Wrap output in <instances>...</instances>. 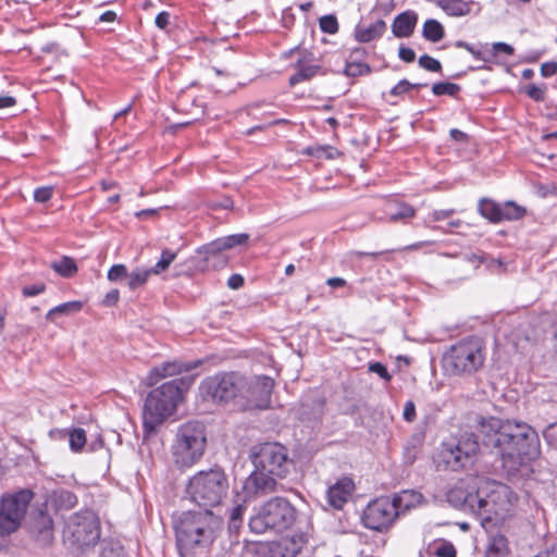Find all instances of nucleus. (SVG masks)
<instances>
[{
  "mask_svg": "<svg viewBox=\"0 0 557 557\" xmlns=\"http://www.w3.org/2000/svg\"><path fill=\"white\" fill-rule=\"evenodd\" d=\"M354 488L355 484L351 479L344 478L338 480L327 491V498L330 505L336 509L343 508V506L348 502L349 497L351 496Z\"/></svg>",
  "mask_w": 557,
  "mask_h": 557,
  "instance_id": "nucleus-20",
  "label": "nucleus"
},
{
  "mask_svg": "<svg viewBox=\"0 0 557 557\" xmlns=\"http://www.w3.org/2000/svg\"><path fill=\"white\" fill-rule=\"evenodd\" d=\"M392 499L397 505V511L400 516L418 507L423 500V495L414 490H404L395 494Z\"/></svg>",
  "mask_w": 557,
  "mask_h": 557,
  "instance_id": "nucleus-21",
  "label": "nucleus"
},
{
  "mask_svg": "<svg viewBox=\"0 0 557 557\" xmlns=\"http://www.w3.org/2000/svg\"><path fill=\"white\" fill-rule=\"evenodd\" d=\"M449 135H450L451 139L455 141L465 143L468 140V135L457 128H451L449 132Z\"/></svg>",
  "mask_w": 557,
  "mask_h": 557,
  "instance_id": "nucleus-58",
  "label": "nucleus"
},
{
  "mask_svg": "<svg viewBox=\"0 0 557 557\" xmlns=\"http://www.w3.org/2000/svg\"><path fill=\"white\" fill-rule=\"evenodd\" d=\"M63 539L72 549L78 550L96 545L100 539L97 515L88 509L72 515L65 523Z\"/></svg>",
  "mask_w": 557,
  "mask_h": 557,
  "instance_id": "nucleus-10",
  "label": "nucleus"
},
{
  "mask_svg": "<svg viewBox=\"0 0 557 557\" xmlns=\"http://www.w3.org/2000/svg\"><path fill=\"white\" fill-rule=\"evenodd\" d=\"M419 65L430 72L437 73L442 71V65L440 61L428 54H423L419 58Z\"/></svg>",
  "mask_w": 557,
  "mask_h": 557,
  "instance_id": "nucleus-46",
  "label": "nucleus"
},
{
  "mask_svg": "<svg viewBox=\"0 0 557 557\" xmlns=\"http://www.w3.org/2000/svg\"><path fill=\"white\" fill-rule=\"evenodd\" d=\"M545 91L546 87L545 85L537 86V85H529L525 89V94L533 99L534 101H543L545 99Z\"/></svg>",
  "mask_w": 557,
  "mask_h": 557,
  "instance_id": "nucleus-47",
  "label": "nucleus"
},
{
  "mask_svg": "<svg viewBox=\"0 0 557 557\" xmlns=\"http://www.w3.org/2000/svg\"><path fill=\"white\" fill-rule=\"evenodd\" d=\"M194 377L172 380L152 389L146 397L143 410L144 436L153 434L164 420L172 416Z\"/></svg>",
  "mask_w": 557,
  "mask_h": 557,
  "instance_id": "nucleus-3",
  "label": "nucleus"
},
{
  "mask_svg": "<svg viewBox=\"0 0 557 557\" xmlns=\"http://www.w3.org/2000/svg\"><path fill=\"white\" fill-rule=\"evenodd\" d=\"M240 397L247 409H268L271 404V394L274 380L268 375L245 377L240 384Z\"/></svg>",
  "mask_w": 557,
  "mask_h": 557,
  "instance_id": "nucleus-14",
  "label": "nucleus"
},
{
  "mask_svg": "<svg viewBox=\"0 0 557 557\" xmlns=\"http://www.w3.org/2000/svg\"><path fill=\"white\" fill-rule=\"evenodd\" d=\"M51 267L63 277H72L77 272V265L70 257H63L60 261L53 262Z\"/></svg>",
  "mask_w": 557,
  "mask_h": 557,
  "instance_id": "nucleus-32",
  "label": "nucleus"
},
{
  "mask_svg": "<svg viewBox=\"0 0 557 557\" xmlns=\"http://www.w3.org/2000/svg\"><path fill=\"white\" fill-rule=\"evenodd\" d=\"M399 517L397 505L388 496L379 497L368 504L362 515V523L367 529L385 531Z\"/></svg>",
  "mask_w": 557,
  "mask_h": 557,
  "instance_id": "nucleus-13",
  "label": "nucleus"
},
{
  "mask_svg": "<svg viewBox=\"0 0 557 557\" xmlns=\"http://www.w3.org/2000/svg\"><path fill=\"white\" fill-rule=\"evenodd\" d=\"M431 244H433V242H418V243L405 246V247L400 248L399 250H401V251L418 250V249H420L426 245H431Z\"/></svg>",
  "mask_w": 557,
  "mask_h": 557,
  "instance_id": "nucleus-62",
  "label": "nucleus"
},
{
  "mask_svg": "<svg viewBox=\"0 0 557 557\" xmlns=\"http://www.w3.org/2000/svg\"><path fill=\"white\" fill-rule=\"evenodd\" d=\"M369 370L373 373H376L380 377L384 379L385 381L391 380V375L384 364L381 362H373L370 363Z\"/></svg>",
  "mask_w": 557,
  "mask_h": 557,
  "instance_id": "nucleus-50",
  "label": "nucleus"
},
{
  "mask_svg": "<svg viewBox=\"0 0 557 557\" xmlns=\"http://www.w3.org/2000/svg\"><path fill=\"white\" fill-rule=\"evenodd\" d=\"M245 280L240 274H232L227 280V286L231 289H239L244 286Z\"/></svg>",
  "mask_w": 557,
  "mask_h": 557,
  "instance_id": "nucleus-55",
  "label": "nucleus"
},
{
  "mask_svg": "<svg viewBox=\"0 0 557 557\" xmlns=\"http://www.w3.org/2000/svg\"><path fill=\"white\" fill-rule=\"evenodd\" d=\"M127 268L124 264H114L108 271V280L114 283L126 281L127 282Z\"/></svg>",
  "mask_w": 557,
  "mask_h": 557,
  "instance_id": "nucleus-42",
  "label": "nucleus"
},
{
  "mask_svg": "<svg viewBox=\"0 0 557 557\" xmlns=\"http://www.w3.org/2000/svg\"><path fill=\"white\" fill-rule=\"evenodd\" d=\"M70 447L73 451L81 450L86 444V433L83 429H74L69 435Z\"/></svg>",
  "mask_w": 557,
  "mask_h": 557,
  "instance_id": "nucleus-40",
  "label": "nucleus"
},
{
  "mask_svg": "<svg viewBox=\"0 0 557 557\" xmlns=\"http://www.w3.org/2000/svg\"><path fill=\"white\" fill-rule=\"evenodd\" d=\"M52 528H53V521L51 517L44 512L39 511L37 517L35 518L32 530L33 532H36L41 541L44 542H50L52 539Z\"/></svg>",
  "mask_w": 557,
  "mask_h": 557,
  "instance_id": "nucleus-24",
  "label": "nucleus"
},
{
  "mask_svg": "<svg viewBox=\"0 0 557 557\" xmlns=\"http://www.w3.org/2000/svg\"><path fill=\"white\" fill-rule=\"evenodd\" d=\"M403 417L407 422H412L416 419V406L412 400L405 404Z\"/></svg>",
  "mask_w": 557,
  "mask_h": 557,
  "instance_id": "nucleus-53",
  "label": "nucleus"
},
{
  "mask_svg": "<svg viewBox=\"0 0 557 557\" xmlns=\"http://www.w3.org/2000/svg\"><path fill=\"white\" fill-rule=\"evenodd\" d=\"M345 73L348 76H359L371 73V67L362 62H351L346 65Z\"/></svg>",
  "mask_w": 557,
  "mask_h": 557,
  "instance_id": "nucleus-43",
  "label": "nucleus"
},
{
  "mask_svg": "<svg viewBox=\"0 0 557 557\" xmlns=\"http://www.w3.org/2000/svg\"><path fill=\"white\" fill-rule=\"evenodd\" d=\"M557 72V62H546L541 66V74L544 77H549L556 74Z\"/></svg>",
  "mask_w": 557,
  "mask_h": 557,
  "instance_id": "nucleus-56",
  "label": "nucleus"
},
{
  "mask_svg": "<svg viewBox=\"0 0 557 557\" xmlns=\"http://www.w3.org/2000/svg\"><path fill=\"white\" fill-rule=\"evenodd\" d=\"M221 519L210 509L184 511L175 522L176 543L180 549L206 546L213 542L221 527Z\"/></svg>",
  "mask_w": 557,
  "mask_h": 557,
  "instance_id": "nucleus-4",
  "label": "nucleus"
},
{
  "mask_svg": "<svg viewBox=\"0 0 557 557\" xmlns=\"http://www.w3.org/2000/svg\"><path fill=\"white\" fill-rule=\"evenodd\" d=\"M222 251H224V247L222 246L221 237L199 247L197 249V253L203 256L208 261L210 257L218 256Z\"/></svg>",
  "mask_w": 557,
  "mask_h": 557,
  "instance_id": "nucleus-35",
  "label": "nucleus"
},
{
  "mask_svg": "<svg viewBox=\"0 0 557 557\" xmlns=\"http://www.w3.org/2000/svg\"><path fill=\"white\" fill-rule=\"evenodd\" d=\"M398 57L405 62H413L416 59V52L411 48L401 46L398 51Z\"/></svg>",
  "mask_w": 557,
  "mask_h": 557,
  "instance_id": "nucleus-54",
  "label": "nucleus"
},
{
  "mask_svg": "<svg viewBox=\"0 0 557 557\" xmlns=\"http://www.w3.org/2000/svg\"><path fill=\"white\" fill-rule=\"evenodd\" d=\"M15 103H16V99L14 97H11V96H1L0 97V109L11 108V107L15 106Z\"/></svg>",
  "mask_w": 557,
  "mask_h": 557,
  "instance_id": "nucleus-60",
  "label": "nucleus"
},
{
  "mask_svg": "<svg viewBox=\"0 0 557 557\" xmlns=\"http://www.w3.org/2000/svg\"><path fill=\"white\" fill-rule=\"evenodd\" d=\"M53 195L52 187H39L34 191V199L37 202L45 203L51 199Z\"/></svg>",
  "mask_w": 557,
  "mask_h": 557,
  "instance_id": "nucleus-49",
  "label": "nucleus"
},
{
  "mask_svg": "<svg viewBox=\"0 0 557 557\" xmlns=\"http://www.w3.org/2000/svg\"><path fill=\"white\" fill-rule=\"evenodd\" d=\"M484 345L479 337H468L451 345L443 356L446 371L454 375H470L483 367Z\"/></svg>",
  "mask_w": 557,
  "mask_h": 557,
  "instance_id": "nucleus-7",
  "label": "nucleus"
},
{
  "mask_svg": "<svg viewBox=\"0 0 557 557\" xmlns=\"http://www.w3.org/2000/svg\"><path fill=\"white\" fill-rule=\"evenodd\" d=\"M527 213L524 207L517 205L513 201H505L499 203V213L496 223L504 221H517L522 219Z\"/></svg>",
  "mask_w": 557,
  "mask_h": 557,
  "instance_id": "nucleus-25",
  "label": "nucleus"
},
{
  "mask_svg": "<svg viewBox=\"0 0 557 557\" xmlns=\"http://www.w3.org/2000/svg\"><path fill=\"white\" fill-rule=\"evenodd\" d=\"M478 450L479 442L470 434L459 440L456 445H445L441 456L449 469L458 471L473 463Z\"/></svg>",
  "mask_w": 557,
  "mask_h": 557,
  "instance_id": "nucleus-16",
  "label": "nucleus"
},
{
  "mask_svg": "<svg viewBox=\"0 0 557 557\" xmlns=\"http://www.w3.org/2000/svg\"><path fill=\"white\" fill-rule=\"evenodd\" d=\"M156 25L160 28V29H165L166 26L169 25L170 23V13L163 11V12H160L157 17H156Z\"/></svg>",
  "mask_w": 557,
  "mask_h": 557,
  "instance_id": "nucleus-57",
  "label": "nucleus"
},
{
  "mask_svg": "<svg viewBox=\"0 0 557 557\" xmlns=\"http://www.w3.org/2000/svg\"><path fill=\"white\" fill-rule=\"evenodd\" d=\"M227 490V475L220 467L197 472L189 479L186 486L189 499L206 509L220 505Z\"/></svg>",
  "mask_w": 557,
  "mask_h": 557,
  "instance_id": "nucleus-6",
  "label": "nucleus"
},
{
  "mask_svg": "<svg viewBox=\"0 0 557 557\" xmlns=\"http://www.w3.org/2000/svg\"><path fill=\"white\" fill-rule=\"evenodd\" d=\"M515 49L506 42H494L490 50L486 51V62H496L499 54L512 55Z\"/></svg>",
  "mask_w": 557,
  "mask_h": 557,
  "instance_id": "nucleus-34",
  "label": "nucleus"
},
{
  "mask_svg": "<svg viewBox=\"0 0 557 557\" xmlns=\"http://www.w3.org/2000/svg\"><path fill=\"white\" fill-rule=\"evenodd\" d=\"M255 470L244 482L247 497H260L273 493L277 479H284L290 472L293 460L286 447L278 443H263L252 454Z\"/></svg>",
  "mask_w": 557,
  "mask_h": 557,
  "instance_id": "nucleus-2",
  "label": "nucleus"
},
{
  "mask_svg": "<svg viewBox=\"0 0 557 557\" xmlns=\"http://www.w3.org/2000/svg\"><path fill=\"white\" fill-rule=\"evenodd\" d=\"M207 445L205 425L189 421L177 430L172 445V457L178 468H189L200 460Z\"/></svg>",
  "mask_w": 557,
  "mask_h": 557,
  "instance_id": "nucleus-8",
  "label": "nucleus"
},
{
  "mask_svg": "<svg viewBox=\"0 0 557 557\" xmlns=\"http://www.w3.org/2000/svg\"><path fill=\"white\" fill-rule=\"evenodd\" d=\"M244 376L235 373H218L205 379L200 385L201 395L213 403H228L240 397Z\"/></svg>",
  "mask_w": 557,
  "mask_h": 557,
  "instance_id": "nucleus-12",
  "label": "nucleus"
},
{
  "mask_svg": "<svg viewBox=\"0 0 557 557\" xmlns=\"http://www.w3.org/2000/svg\"><path fill=\"white\" fill-rule=\"evenodd\" d=\"M326 284L332 288L344 287L346 285V281L342 277H330L326 280Z\"/></svg>",
  "mask_w": 557,
  "mask_h": 557,
  "instance_id": "nucleus-61",
  "label": "nucleus"
},
{
  "mask_svg": "<svg viewBox=\"0 0 557 557\" xmlns=\"http://www.w3.org/2000/svg\"><path fill=\"white\" fill-rule=\"evenodd\" d=\"M83 307L81 301H67L55 306L50 309L47 313V319L52 320L55 314H71L74 312H78Z\"/></svg>",
  "mask_w": 557,
  "mask_h": 557,
  "instance_id": "nucleus-33",
  "label": "nucleus"
},
{
  "mask_svg": "<svg viewBox=\"0 0 557 557\" xmlns=\"http://www.w3.org/2000/svg\"><path fill=\"white\" fill-rule=\"evenodd\" d=\"M319 26L323 33L326 34H336L338 32V22L335 15L329 14L323 15L319 20Z\"/></svg>",
  "mask_w": 557,
  "mask_h": 557,
  "instance_id": "nucleus-41",
  "label": "nucleus"
},
{
  "mask_svg": "<svg viewBox=\"0 0 557 557\" xmlns=\"http://www.w3.org/2000/svg\"><path fill=\"white\" fill-rule=\"evenodd\" d=\"M480 500V510L474 515L484 528L503 523L513 511L512 492L505 484L492 483L488 490L482 488Z\"/></svg>",
  "mask_w": 557,
  "mask_h": 557,
  "instance_id": "nucleus-9",
  "label": "nucleus"
},
{
  "mask_svg": "<svg viewBox=\"0 0 557 557\" xmlns=\"http://www.w3.org/2000/svg\"><path fill=\"white\" fill-rule=\"evenodd\" d=\"M197 363H183L180 361H168L161 366L154 367L150 370L147 376V384L152 386L157 384L161 379L166 376H173L176 374H181L183 372H187L194 368H196Z\"/></svg>",
  "mask_w": 557,
  "mask_h": 557,
  "instance_id": "nucleus-19",
  "label": "nucleus"
},
{
  "mask_svg": "<svg viewBox=\"0 0 557 557\" xmlns=\"http://www.w3.org/2000/svg\"><path fill=\"white\" fill-rule=\"evenodd\" d=\"M294 66L296 72L289 77L292 86L311 79L321 69L314 55L310 52H304Z\"/></svg>",
  "mask_w": 557,
  "mask_h": 557,
  "instance_id": "nucleus-18",
  "label": "nucleus"
},
{
  "mask_svg": "<svg viewBox=\"0 0 557 557\" xmlns=\"http://www.w3.org/2000/svg\"><path fill=\"white\" fill-rule=\"evenodd\" d=\"M245 512L246 506L244 504H237L231 509L228 516V530L231 533H236L242 528Z\"/></svg>",
  "mask_w": 557,
  "mask_h": 557,
  "instance_id": "nucleus-31",
  "label": "nucleus"
},
{
  "mask_svg": "<svg viewBox=\"0 0 557 557\" xmlns=\"http://www.w3.org/2000/svg\"><path fill=\"white\" fill-rule=\"evenodd\" d=\"M455 47L466 49L473 55L474 59L486 62V51H484L482 48H476L475 46L462 40L456 41Z\"/></svg>",
  "mask_w": 557,
  "mask_h": 557,
  "instance_id": "nucleus-44",
  "label": "nucleus"
},
{
  "mask_svg": "<svg viewBox=\"0 0 557 557\" xmlns=\"http://www.w3.org/2000/svg\"><path fill=\"white\" fill-rule=\"evenodd\" d=\"M386 30V23L383 20H377L369 26L357 25L355 28V38L359 42H370L379 39Z\"/></svg>",
  "mask_w": 557,
  "mask_h": 557,
  "instance_id": "nucleus-23",
  "label": "nucleus"
},
{
  "mask_svg": "<svg viewBox=\"0 0 557 557\" xmlns=\"http://www.w3.org/2000/svg\"><path fill=\"white\" fill-rule=\"evenodd\" d=\"M422 35L426 40L437 42L444 38L445 30L438 21L431 18L424 22Z\"/></svg>",
  "mask_w": 557,
  "mask_h": 557,
  "instance_id": "nucleus-28",
  "label": "nucleus"
},
{
  "mask_svg": "<svg viewBox=\"0 0 557 557\" xmlns=\"http://www.w3.org/2000/svg\"><path fill=\"white\" fill-rule=\"evenodd\" d=\"M418 16L414 12L398 14L392 25L393 34L398 38L409 37L416 27Z\"/></svg>",
  "mask_w": 557,
  "mask_h": 557,
  "instance_id": "nucleus-22",
  "label": "nucleus"
},
{
  "mask_svg": "<svg viewBox=\"0 0 557 557\" xmlns=\"http://www.w3.org/2000/svg\"><path fill=\"white\" fill-rule=\"evenodd\" d=\"M52 503L59 510H70L77 504V497L67 490H59L53 493Z\"/></svg>",
  "mask_w": 557,
  "mask_h": 557,
  "instance_id": "nucleus-27",
  "label": "nucleus"
},
{
  "mask_svg": "<svg viewBox=\"0 0 557 557\" xmlns=\"http://www.w3.org/2000/svg\"><path fill=\"white\" fill-rule=\"evenodd\" d=\"M296 508L284 497L275 496L255 509L248 527L252 533H281L295 523Z\"/></svg>",
  "mask_w": 557,
  "mask_h": 557,
  "instance_id": "nucleus-5",
  "label": "nucleus"
},
{
  "mask_svg": "<svg viewBox=\"0 0 557 557\" xmlns=\"http://www.w3.org/2000/svg\"><path fill=\"white\" fill-rule=\"evenodd\" d=\"M177 253L170 249H164L161 253L160 260L154 264V267L150 268L153 274H160L164 272L170 264L175 260Z\"/></svg>",
  "mask_w": 557,
  "mask_h": 557,
  "instance_id": "nucleus-37",
  "label": "nucleus"
},
{
  "mask_svg": "<svg viewBox=\"0 0 557 557\" xmlns=\"http://www.w3.org/2000/svg\"><path fill=\"white\" fill-rule=\"evenodd\" d=\"M499 203L500 202H496L495 200L483 198L479 202V212L492 223H496L499 213Z\"/></svg>",
  "mask_w": 557,
  "mask_h": 557,
  "instance_id": "nucleus-30",
  "label": "nucleus"
},
{
  "mask_svg": "<svg viewBox=\"0 0 557 557\" xmlns=\"http://www.w3.org/2000/svg\"><path fill=\"white\" fill-rule=\"evenodd\" d=\"M479 434L483 445L494 449L500 456L504 467L509 469H516L541 454L537 432L528 424L491 417L480 421Z\"/></svg>",
  "mask_w": 557,
  "mask_h": 557,
  "instance_id": "nucleus-1",
  "label": "nucleus"
},
{
  "mask_svg": "<svg viewBox=\"0 0 557 557\" xmlns=\"http://www.w3.org/2000/svg\"><path fill=\"white\" fill-rule=\"evenodd\" d=\"M34 497L30 490L5 493L0 499V534L9 535L18 530Z\"/></svg>",
  "mask_w": 557,
  "mask_h": 557,
  "instance_id": "nucleus-11",
  "label": "nucleus"
},
{
  "mask_svg": "<svg viewBox=\"0 0 557 557\" xmlns=\"http://www.w3.org/2000/svg\"><path fill=\"white\" fill-rule=\"evenodd\" d=\"M508 540L503 534L493 535L490 539L485 557H508Z\"/></svg>",
  "mask_w": 557,
  "mask_h": 557,
  "instance_id": "nucleus-26",
  "label": "nucleus"
},
{
  "mask_svg": "<svg viewBox=\"0 0 557 557\" xmlns=\"http://www.w3.org/2000/svg\"><path fill=\"white\" fill-rule=\"evenodd\" d=\"M102 557H127V556H125L121 549L104 548L102 550Z\"/></svg>",
  "mask_w": 557,
  "mask_h": 557,
  "instance_id": "nucleus-63",
  "label": "nucleus"
},
{
  "mask_svg": "<svg viewBox=\"0 0 557 557\" xmlns=\"http://www.w3.org/2000/svg\"><path fill=\"white\" fill-rule=\"evenodd\" d=\"M416 215V209L407 203H399L395 212H391L388 220L391 222L405 221Z\"/></svg>",
  "mask_w": 557,
  "mask_h": 557,
  "instance_id": "nucleus-36",
  "label": "nucleus"
},
{
  "mask_svg": "<svg viewBox=\"0 0 557 557\" xmlns=\"http://www.w3.org/2000/svg\"><path fill=\"white\" fill-rule=\"evenodd\" d=\"M411 90V83L407 79L399 81L391 90L393 97H401Z\"/></svg>",
  "mask_w": 557,
  "mask_h": 557,
  "instance_id": "nucleus-48",
  "label": "nucleus"
},
{
  "mask_svg": "<svg viewBox=\"0 0 557 557\" xmlns=\"http://www.w3.org/2000/svg\"><path fill=\"white\" fill-rule=\"evenodd\" d=\"M101 22L111 23L116 20V13L114 11H106L99 17Z\"/></svg>",
  "mask_w": 557,
  "mask_h": 557,
  "instance_id": "nucleus-64",
  "label": "nucleus"
},
{
  "mask_svg": "<svg viewBox=\"0 0 557 557\" xmlns=\"http://www.w3.org/2000/svg\"><path fill=\"white\" fill-rule=\"evenodd\" d=\"M454 213H455L454 209L434 210L431 213L430 219L432 222H438V221H443L445 219L450 218Z\"/></svg>",
  "mask_w": 557,
  "mask_h": 557,
  "instance_id": "nucleus-52",
  "label": "nucleus"
},
{
  "mask_svg": "<svg viewBox=\"0 0 557 557\" xmlns=\"http://www.w3.org/2000/svg\"><path fill=\"white\" fill-rule=\"evenodd\" d=\"M460 90V86L455 83L440 82L432 86V92L435 96L448 95L455 96Z\"/></svg>",
  "mask_w": 557,
  "mask_h": 557,
  "instance_id": "nucleus-39",
  "label": "nucleus"
},
{
  "mask_svg": "<svg viewBox=\"0 0 557 557\" xmlns=\"http://www.w3.org/2000/svg\"><path fill=\"white\" fill-rule=\"evenodd\" d=\"M117 300H119V290L113 289L106 295L103 302L107 306H112V305H115L117 302Z\"/></svg>",
  "mask_w": 557,
  "mask_h": 557,
  "instance_id": "nucleus-59",
  "label": "nucleus"
},
{
  "mask_svg": "<svg viewBox=\"0 0 557 557\" xmlns=\"http://www.w3.org/2000/svg\"><path fill=\"white\" fill-rule=\"evenodd\" d=\"M482 487L478 485L475 478L469 476L459 480L448 492L447 502L455 508L471 512L480 510V494Z\"/></svg>",
  "mask_w": 557,
  "mask_h": 557,
  "instance_id": "nucleus-15",
  "label": "nucleus"
},
{
  "mask_svg": "<svg viewBox=\"0 0 557 557\" xmlns=\"http://www.w3.org/2000/svg\"><path fill=\"white\" fill-rule=\"evenodd\" d=\"M434 555L437 557H456L457 552L450 542L443 541L434 547Z\"/></svg>",
  "mask_w": 557,
  "mask_h": 557,
  "instance_id": "nucleus-45",
  "label": "nucleus"
},
{
  "mask_svg": "<svg viewBox=\"0 0 557 557\" xmlns=\"http://www.w3.org/2000/svg\"><path fill=\"white\" fill-rule=\"evenodd\" d=\"M221 240L224 250H228L237 246L246 245L249 240V235L247 233L233 234L221 237Z\"/></svg>",
  "mask_w": 557,
  "mask_h": 557,
  "instance_id": "nucleus-38",
  "label": "nucleus"
},
{
  "mask_svg": "<svg viewBox=\"0 0 557 557\" xmlns=\"http://www.w3.org/2000/svg\"><path fill=\"white\" fill-rule=\"evenodd\" d=\"M45 289H46V285L44 283H40V284H35V285H29V286L23 287L22 294L25 297H34V296H37V295L44 293Z\"/></svg>",
  "mask_w": 557,
  "mask_h": 557,
  "instance_id": "nucleus-51",
  "label": "nucleus"
},
{
  "mask_svg": "<svg viewBox=\"0 0 557 557\" xmlns=\"http://www.w3.org/2000/svg\"><path fill=\"white\" fill-rule=\"evenodd\" d=\"M151 274H153L151 269L136 268L128 273L126 285L134 290L145 285Z\"/></svg>",
  "mask_w": 557,
  "mask_h": 557,
  "instance_id": "nucleus-29",
  "label": "nucleus"
},
{
  "mask_svg": "<svg viewBox=\"0 0 557 557\" xmlns=\"http://www.w3.org/2000/svg\"><path fill=\"white\" fill-rule=\"evenodd\" d=\"M306 544L307 540L302 534L283 537L271 546L270 557H298Z\"/></svg>",
  "mask_w": 557,
  "mask_h": 557,
  "instance_id": "nucleus-17",
  "label": "nucleus"
}]
</instances>
